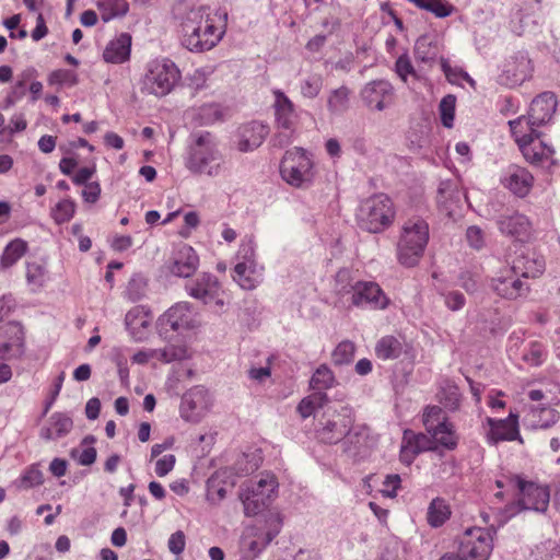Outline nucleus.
I'll use <instances>...</instances> for the list:
<instances>
[{
	"label": "nucleus",
	"instance_id": "obj_32",
	"mask_svg": "<svg viewBox=\"0 0 560 560\" xmlns=\"http://www.w3.org/2000/svg\"><path fill=\"white\" fill-rule=\"evenodd\" d=\"M73 427L72 419L61 412H56L49 418L47 425L42 429V438L57 440L68 434Z\"/></svg>",
	"mask_w": 560,
	"mask_h": 560
},
{
	"label": "nucleus",
	"instance_id": "obj_41",
	"mask_svg": "<svg viewBox=\"0 0 560 560\" xmlns=\"http://www.w3.org/2000/svg\"><path fill=\"white\" fill-rule=\"evenodd\" d=\"M355 282H353L351 271L349 269H340L335 276L334 293L336 296L343 301L350 298L354 292Z\"/></svg>",
	"mask_w": 560,
	"mask_h": 560
},
{
	"label": "nucleus",
	"instance_id": "obj_14",
	"mask_svg": "<svg viewBox=\"0 0 560 560\" xmlns=\"http://www.w3.org/2000/svg\"><path fill=\"white\" fill-rule=\"evenodd\" d=\"M489 431L486 434L488 444L495 445L503 441H518L523 443L518 430V416L510 412L505 419L497 420L487 418L486 420Z\"/></svg>",
	"mask_w": 560,
	"mask_h": 560
},
{
	"label": "nucleus",
	"instance_id": "obj_13",
	"mask_svg": "<svg viewBox=\"0 0 560 560\" xmlns=\"http://www.w3.org/2000/svg\"><path fill=\"white\" fill-rule=\"evenodd\" d=\"M491 288L499 296L506 300L522 298L529 290L512 265L505 266L497 272L495 277L491 279Z\"/></svg>",
	"mask_w": 560,
	"mask_h": 560
},
{
	"label": "nucleus",
	"instance_id": "obj_50",
	"mask_svg": "<svg viewBox=\"0 0 560 560\" xmlns=\"http://www.w3.org/2000/svg\"><path fill=\"white\" fill-rule=\"evenodd\" d=\"M355 346L352 341H341L332 351L331 360L336 365L348 364L353 360Z\"/></svg>",
	"mask_w": 560,
	"mask_h": 560
},
{
	"label": "nucleus",
	"instance_id": "obj_25",
	"mask_svg": "<svg viewBox=\"0 0 560 560\" xmlns=\"http://www.w3.org/2000/svg\"><path fill=\"white\" fill-rule=\"evenodd\" d=\"M556 107V95L551 92H544L532 101L527 116L530 118L532 124L540 127L551 120Z\"/></svg>",
	"mask_w": 560,
	"mask_h": 560
},
{
	"label": "nucleus",
	"instance_id": "obj_49",
	"mask_svg": "<svg viewBox=\"0 0 560 560\" xmlns=\"http://www.w3.org/2000/svg\"><path fill=\"white\" fill-rule=\"evenodd\" d=\"M47 82L51 86H74L78 84V75L73 70L57 69L49 73Z\"/></svg>",
	"mask_w": 560,
	"mask_h": 560
},
{
	"label": "nucleus",
	"instance_id": "obj_26",
	"mask_svg": "<svg viewBox=\"0 0 560 560\" xmlns=\"http://www.w3.org/2000/svg\"><path fill=\"white\" fill-rule=\"evenodd\" d=\"M272 94L275 96L273 109L278 127L292 130L296 118L294 104L280 90H273Z\"/></svg>",
	"mask_w": 560,
	"mask_h": 560
},
{
	"label": "nucleus",
	"instance_id": "obj_52",
	"mask_svg": "<svg viewBox=\"0 0 560 560\" xmlns=\"http://www.w3.org/2000/svg\"><path fill=\"white\" fill-rule=\"evenodd\" d=\"M301 94L307 98H315L323 89V78L319 74H312L301 81Z\"/></svg>",
	"mask_w": 560,
	"mask_h": 560
},
{
	"label": "nucleus",
	"instance_id": "obj_16",
	"mask_svg": "<svg viewBox=\"0 0 560 560\" xmlns=\"http://www.w3.org/2000/svg\"><path fill=\"white\" fill-rule=\"evenodd\" d=\"M192 312L189 303L180 302L170 307L158 320L160 334L192 327Z\"/></svg>",
	"mask_w": 560,
	"mask_h": 560
},
{
	"label": "nucleus",
	"instance_id": "obj_54",
	"mask_svg": "<svg viewBox=\"0 0 560 560\" xmlns=\"http://www.w3.org/2000/svg\"><path fill=\"white\" fill-rule=\"evenodd\" d=\"M532 413L534 418L539 416V419L536 421V425L540 428H549L559 419L558 411L550 407L535 408L532 410Z\"/></svg>",
	"mask_w": 560,
	"mask_h": 560
},
{
	"label": "nucleus",
	"instance_id": "obj_18",
	"mask_svg": "<svg viewBox=\"0 0 560 560\" xmlns=\"http://www.w3.org/2000/svg\"><path fill=\"white\" fill-rule=\"evenodd\" d=\"M500 232L518 242H526L532 235V223L522 213L502 214L497 221Z\"/></svg>",
	"mask_w": 560,
	"mask_h": 560
},
{
	"label": "nucleus",
	"instance_id": "obj_8",
	"mask_svg": "<svg viewBox=\"0 0 560 560\" xmlns=\"http://www.w3.org/2000/svg\"><path fill=\"white\" fill-rule=\"evenodd\" d=\"M492 549V532L489 528L471 527L463 534L455 556L464 560H488Z\"/></svg>",
	"mask_w": 560,
	"mask_h": 560
},
{
	"label": "nucleus",
	"instance_id": "obj_22",
	"mask_svg": "<svg viewBox=\"0 0 560 560\" xmlns=\"http://www.w3.org/2000/svg\"><path fill=\"white\" fill-rule=\"evenodd\" d=\"M432 448L431 439L424 433L405 430L401 440L399 458L401 463L410 465L416 457Z\"/></svg>",
	"mask_w": 560,
	"mask_h": 560
},
{
	"label": "nucleus",
	"instance_id": "obj_38",
	"mask_svg": "<svg viewBox=\"0 0 560 560\" xmlns=\"http://www.w3.org/2000/svg\"><path fill=\"white\" fill-rule=\"evenodd\" d=\"M96 7L104 22L124 16L129 10V4L126 0H97Z\"/></svg>",
	"mask_w": 560,
	"mask_h": 560
},
{
	"label": "nucleus",
	"instance_id": "obj_24",
	"mask_svg": "<svg viewBox=\"0 0 560 560\" xmlns=\"http://www.w3.org/2000/svg\"><path fill=\"white\" fill-rule=\"evenodd\" d=\"M199 266V257L196 250L188 244L180 245L173 256L170 271L177 277L189 278Z\"/></svg>",
	"mask_w": 560,
	"mask_h": 560
},
{
	"label": "nucleus",
	"instance_id": "obj_43",
	"mask_svg": "<svg viewBox=\"0 0 560 560\" xmlns=\"http://www.w3.org/2000/svg\"><path fill=\"white\" fill-rule=\"evenodd\" d=\"M328 401L324 392L315 390L312 395L303 398L298 405V412L303 419L308 418L317 408H322Z\"/></svg>",
	"mask_w": 560,
	"mask_h": 560
},
{
	"label": "nucleus",
	"instance_id": "obj_39",
	"mask_svg": "<svg viewBox=\"0 0 560 560\" xmlns=\"http://www.w3.org/2000/svg\"><path fill=\"white\" fill-rule=\"evenodd\" d=\"M429 434L438 444L447 450H454L458 444V435L455 431V427L450 421L432 430Z\"/></svg>",
	"mask_w": 560,
	"mask_h": 560
},
{
	"label": "nucleus",
	"instance_id": "obj_7",
	"mask_svg": "<svg viewBox=\"0 0 560 560\" xmlns=\"http://www.w3.org/2000/svg\"><path fill=\"white\" fill-rule=\"evenodd\" d=\"M277 488V478L268 472L260 474L256 482L242 488L240 500L243 503L245 515L254 516L262 511L270 503Z\"/></svg>",
	"mask_w": 560,
	"mask_h": 560
},
{
	"label": "nucleus",
	"instance_id": "obj_62",
	"mask_svg": "<svg viewBox=\"0 0 560 560\" xmlns=\"http://www.w3.org/2000/svg\"><path fill=\"white\" fill-rule=\"evenodd\" d=\"M466 238L469 245L475 249L482 248L485 244V234L478 226H469L466 231Z\"/></svg>",
	"mask_w": 560,
	"mask_h": 560
},
{
	"label": "nucleus",
	"instance_id": "obj_12",
	"mask_svg": "<svg viewBox=\"0 0 560 560\" xmlns=\"http://www.w3.org/2000/svg\"><path fill=\"white\" fill-rule=\"evenodd\" d=\"M188 294L202 301L205 304L222 307L224 305L223 291L218 279L210 273H202L186 283Z\"/></svg>",
	"mask_w": 560,
	"mask_h": 560
},
{
	"label": "nucleus",
	"instance_id": "obj_4",
	"mask_svg": "<svg viewBox=\"0 0 560 560\" xmlns=\"http://www.w3.org/2000/svg\"><path fill=\"white\" fill-rule=\"evenodd\" d=\"M282 179L295 188H305L313 184L315 166L311 155L301 148L284 153L280 163Z\"/></svg>",
	"mask_w": 560,
	"mask_h": 560
},
{
	"label": "nucleus",
	"instance_id": "obj_31",
	"mask_svg": "<svg viewBox=\"0 0 560 560\" xmlns=\"http://www.w3.org/2000/svg\"><path fill=\"white\" fill-rule=\"evenodd\" d=\"M509 126L517 147L524 142H529L535 137L540 138V132L537 130L539 126L532 124L528 116H520L510 120Z\"/></svg>",
	"mask_w": 560,
	"mask_h": 560
},
{
	"label": "nucleus",
	"instance_id": "obj_28",
	"mask_svg": "<svg viewBox=\"0 0 560 560\" xmlns=\"http://www.w3.org/2000/svg\"><path fill=\"white\" fill-rule=\"evenodd\" d=\"M268 127L258 121H252L241 129L238 150L242 152L252 151L258 148L267 137Z\"/></svg>",
	"mask_w": 560,
	"mask_h": 560
},
{
	"label": "nucleus",
	"instance_id": "obj_34",
	"mask_svg": "<svg viewBox=\"0 0 560 560\" xmlns=\"http://www.w3.org/2000/svg\"><path fill=\"white\" fill-rule=\"evenodd\" d=\"M402 352V342L394 336L382 337L375 346L376 357L384 361L398 359Z\"/></svg>",
	"mask_w": 560,
	"mask_h": 560
},
{
	"label": "nucleus",
	"instance_id": "obj_1",
	"mask_svg": "<svg viewBox=\"0 0 560 560\" xmlns=\"http://www.w3.org/2000/svg\"><path fill=\"white\" fill-rule=\"evenodd\" d=\"M182 44L188 50L202 52L215 47L225 34V22L207 9L191 8L180 22Z\"/></svg>",
	"mask_w": 560,
	"mask_h": 560
},
{
	"label": "nucleus",
	"instance_id": "obj_35",
	"mask_svg": "<svg viewBox=\"0 0 560 560\" xmlns=\"http://www.w3.org/2000/svg\"><path fill=\"white\" fill-rule=\"evenodd\" d=\"M25 278L33 292L42 290L49 277L46 266L38 261H27L25 266Z\"/></svg>",
	"mask_w": 560,
	"mask_h": 560
},
{
	"label": "nucleus",
	"instance_id": "obj_59",
	"mask_svg": "<svg viewBox=\"0 0 560 560\" xmlns=\"http://www.w3.org/2000/svg\"><path fill=\"white\" fill-rule=\"evenodd\" d=\"M396 73L406 82L408 75H416V71L408 55L400 56L395 63Z\"/></svg>",
	"mask_w": 560,
	"mask_h": 560
},
{
	"label": "nucleus",
	"instance_id": "obj_60",
	"mask_svg": "<svg viewBox=\"0 0 560 560\" xmlns=\"http://www.w3.org/2000/svg\"><path fill=\"white\" fill-rule=\"evenodd\" d=\"M176 457L173 454L164 455L162 458H159L155 463V474L159 477H164L168 472H171L175 466Z\"/></svg>",
	"mask_w": 560,
	"mask_h": 560
},
{
	"label": "nucleus",
	"instance_id": "obj_23",
	"mask_svg": "<svg viewBox=\"0 0 560 560\" xmlns=\"http://www.w3.org/2000/svg\"><path fill=\"white\" fill-rule=\"evenodd\" d=\"M352 419L347 413H334L323 423L318 431L319 440L327 444H336L341 441L350 431Z\"/></svg>",
	"mask_w": 560,
	"mask_h": 560
},
{
	"label": "nucleus",
	"instance_id": "obj_44",
	"mask_svg": "<svg viewBox=\"0 0 560 560\" xmlns=\"http://www.w3.org/2000/svg\"><path fill=\"white\" fill-rule=\"evenodd\" d=\"M77 203L71 198H63L51 209L50 215L55 223L63 224L69 222L75 214Z\"/></svg>",
	"mask_w": 560,
	"mask_h": 560
},
{
	"label": "nucleus",
	"instance_id": "obj_3",
	"mask_svg": "<svg viewBox=\"0 0 560 560\" xmlns=\"http://www.w3.org/2000/svg\"><path fill=\"white\" fill-rule=\"evenodd\" d=\"M396 215L392 199L385 194L366 198L358 210V224L370 233H381L392 225Z\"/></svg>",
	"mask_w": 560,
	"mask_h": 560
},
{
	"label": "nucleus",
	"instance_id": "obj_57",
	"mask_svg": "<svg viewBox=\"0 0 560 560\" xmlns=\"http://www.w3.org/2000/svg\"><path fill=\"white\" fill-rule=\"evenodd\" d=\"M256 244L253 235H245L242 238L237 257L242 259V262H253L255 259Z\"/></svg>",
	"mask_w": 560,
	"mask_h": 560
},
{
	"label": "nucleus",
	"instance_id": "obj_6",
	"mask_svg": "<svg viewBox=\"0 0 560 560\" xmlns=\"http://www.w3.org/2000/svg\"><path fill=\"white\" fill-rule=\"evenodd\" d=\"M222 164L223 156L213 137L209 132L200 135L196 140V148L190 153L187 167L197 174L218 176Z\"/></svg>",
	"mask_w": 560,
	"mask_h": 560
},
{
	"label": "nucleus",
	"instance_id": "obj_55",
	"mask_svg": "<svg viewBox=\"0 0 560 560\" xmlns=\"http://www.w3.org/2000/svg\"><path fill=\"white\" fill-rule=\"evenodd\" d=\"M439 396L441 402H443L446 408H458L460 401V394L457 386L453 384H447L446 387L441 390Z\"/></svg>",
	"mask_w": 560,
	"mask_h": 560
},
{
	"label": "nucleus",
	"instance_id": "obj_64",
	"mask_svg": "<svg viewBox=\"0 0 560 560\" xmlns=\"http://www.w3.org/2000/svg\"><path fill=\"white\" fill-rule=\"evenodd\" d=\"M101 185L97 182H91L84 184V188L82 190V198L88 203H95L101 196Z\"/></svg>",
	"mask_w": 560,
	"mask_h": 560
},
{
	"label": "nucleus",
	"instance_id": "obj_46",
	"mask_svg": "<svg viewBox=\"0 0 560 560\" xmlns=\"http://www.w3.org/2000/svg\"><path fill=\"white\" fill-rule=\"evenodd\" d=\"M233 280L244 290H254L258 280L254 277V271L249 270L247 264L238 262L233 269Z\"/></svg>",
	"mask_w": 560,
	"mask_h": 560
},
{
	"label": "nucleus",
	"instance_id": "obj_5",
	"mask_svg": "<svg viewBox=\"0 0 560 560\" xmlns=\"http://www.w3.org/2000/svg\"><path fill=\"white\" fill-rule=\"evenodd\" d=\"M180 79L177 66L170 59H155L148 63L142 90L158 97L170 94Z\"/></svg>",
	"mask_w": 560,
	"mask_h": 560
},
{
	"label": "nucleus",
	"instance_id": "obj_37",
	"mask_svg": "<svg viewBox=\"0 0 560 560\" xmlns=\"http://www.w3.org/2000/svg\"><path fill=\"white\" fill-rule=\"evenodd\" d=\"M27 248V243L22 238L11 241L1 255L0 266L4 269L12 267L25 255Z\"/></svg>",
	"mask_w": 560,
	"mask_h": 560
},
{
	"label": "nucleus",
	"instance_id": "obj_29",
	"mask_svg": "<svg viewBox=\"0 0 560 560\" xmlns=\"http://www.w3.org/2000/svg\"><path fill=\"white\" fill-rule=\"evenodd\" d=\"M524 159L530 164H541L552 158L555 150L540 138H533L529 142L518 145Z\"/></svg>",
	"mask_w": 560,
	"mask_h": 560
},
{
	"label": "nucleus",
	"instance_id": "obj_40",
	"mask_svg": "<svg viewBox=\"0 0 560 560\" xmlns=\"http://www.w3.org/2000/svg\"><path fill=\"white\" fill-rule=\"evenodd\" d=\"M440 49L438 43L429 36H421L415 44V56L422 62H433L439 56Z\"/></svg>",
	"mask_w": 560,
	"mask_h": 560
},
{
	"label": "nucleus",
	"instance_id": "obj_19",
	"mask_svg": "<svg viewBox=\"0 0 560 560\" xmlns=\"http://www.w3.org/2000/svg\"><path fill=\"white\" fill-rule=\"evenodd\" d=\"M208 407V393L201 386L190 388L180 402V416L184 420L197 422Z\"/></svg>",
	"mask_w": 560,
	"mask_h": 560
},
{
	"label": "nucleus",
	"instance_id": "obj_10",
	"mask_svg": "<svg viewBox=\"0 0 560 560\" xmlns=\"http://www.w3.org/2000/svg\"><path fill=\"white\" fill-rule=\"evenodd\" d=\"M512 481L518 490V504L525 510L545 512L550 500V491L547 486L527 481L521 476H515Z\"/></svg>",
	"mask_w": 560,
	"mask_h": 560
},
{
	"label": "nucleus",
	"instance_id": "obj_15",
	"mask_svg": "<svg viewBox=\"0 0 560 560\" xmlns=\"http://www.w3.org/2000/svg\"><path fill=\"white\" fill-rule=\"evenodd\" d=\"M534 67L527 52L518 51L504 63L502 80L509 86H516L532 77Z\"/></svg>",
	"mask_w": 560,
	"mask_h": 560
},
{
	"label": "nucleus",
	"instance_id": "obj_11",
	"mask_svg": "<svg viewBox=\"0 0 560 560\" xmlns=\"http://www.w3.org/2000/svg\"><path fill=\"white\" fill-rule=\"evenodd\" d=\"M361 100L371 112H383L394 105L396 100L395 89L386 80H373L368 82L360 92Z\"/></svg>",
	"mask_w": 560,
	"mask_h": 560
},
{
	"label": "nucleus",
	"instance_id": "obj_42",
	"mask_svg": "<svg viewBox=\"0 0 560 560\" xmlns=\"http://www.w3.org/2000/svg\"><path fill=\"white\" fill-rule=\"evenodd\" d=\"M448 504L440 498L432 500L428 509V523L433 527L443 525L450 517Z\"/></svg>",
	"mask_w": 560,
	"mask_h": 560
},
{
	"label": "nucleus",
	"instance_id": "obj_45",
	"mask_svg": "<svg viewBox=\"0 0 560 560\" xmlns=\"http://www.w3.org/2000/svg\"><path fill=\"white\" fill-rule=\"evenodd\" d=\"M310 385L314 390L324 392L335 385V375L326 364H322L312 375Z\"/></svg>",
	"mask_w": 560,
	"mask_h": 560
},
{
	"label": "nucleus",
	"instance_id": "obj_21",
	"mask_svg": "<svg viewBox=\"0 0 560 560\" xmlns=\"http://www.w3.org/2000/svg\"><path fill=\"white\" fill-rule=\"evenodd\" d=\"M152 322L151 311L142 305L132 307L125 317L126 327L136 341H142L149 336Z\"/></svg>",
	"mask_w": 560,
	"mask_h": 560
},
{
	"label": "nucleus",
	"instance_id": "obj_36",
	"mask_svg": "<svg viewBox=\"0 0 560 560\" xmlns=\"http://www.w3.org/2000/svg\"><path fill=\"white\" fill-rule=\"evenodd\" d=\"M20 328L12 323H8L4 326L0 327L1 359H9L11 357L12 348L20 346V337L18 336Z\"/></svg>",
	"mask_w": 560,
	"mask_h": 560
},
{
	"label": "nucleus",
	"instance_id": "obj_33",
	"mask_svg": "<svg viewBox=\"0 0 560 560\" xmlns=\"http://www.w3.org/2000/svg\"><path fill=\"white\" fill-rule=\"evenodd\" d=\"M512 267L521 278H537L545 270V261L541 258L520 255L513 259Z\"/></svg>",
	"mask_w": 560,
	"mask_h": 560
},
{
	"label": "nucleus",
	"instance_id": "obj_30",
	"mask_svg": "<svg viewBox=\"0 0 560 560\" xmlns=\"http://www.w3.org/2000/svg\"><path fill=\"white\" fill-rule=\"evenodd\" d=\"M275 535L262 537L256 528H247L241 539V548L248 558L258 556L261 550L273 539Z\"/></svg>",
	"mask_w": 560,
	"mask_h": 560
},
{
	"label": "nucleus",
	"instance_id": "obj_17",
	"mask_svg": "<svg viewBox=\"0 0 560 560\" xmlns=\"http://www.w3.org/2000/svg\"><path fill=\"white\" fill-rule=\"evenodd\" d=\"M500 183L513 195L523 198L529 194L534 176L525 167L511 164L502 172Z\"/></svg>",
	"mask_w": 560,
	"mask_h": 560
},
{
	"label": "nucleus",
	"instance_id": "obj_9",
	"mask_svg": "<svg viewBox=\"0 0 560 560\" xmlns=\"http://www.w3.org/2000/svg\"><path fill=\"white\" fill-rule=\"evenodd\" d=\"M352 306L373 311H384L390 304V299L381 285L374 281H355L354 292L348 298Z\"/></svg>",
	"mask_w": 560,
	"mask_h": 560
},
{
	"label": "nucleus",
	"instance_id": "obj_48",
	"mask_svg": "<svg viewBox=\"0 0 560 560\" xmlns=\"http://www.w3.org/2000/svg\"><path fill=\"white\" fill-rule=\"evenodd\" d=\"M446 421H448V419L441 407L429 406L425 408L423 412V425L428 433L444 424Z\"/></svg>",
	"mask_w": 560,
	"mask_h": 560
},
{
	"label": "nucleus",
	"instance_id": "obj_51",
	"mask_svg": "<svg viewBox=\"0 0 560 560\" xmlns=\"http://www.w3.org/2000/svg\"><path fill=\"white\" fill-rule=\"evenodd\" d=\"M546 357L547 352L545 347L537 341L530 342L523 353V360L532 366L541 365L546 360Z\"/></svg>",
	"mask_w": 560,
	"mask_h": 560
},
{
	"label": "nucleus",
	"instance_id": "obj_53",
	"mask_svg": "<svg viewBox=\"0 0 560 560\" xmlns=\"http://www.w3.org/2000/svg\"><path fill=\"white\" fill-rule=\"evenodd\" d=\"M455 102L454 95H446L440 103V115L441 121L444 127L451 128L453 126L455 115Z\"/></svg>",
	"mask_w": 560,
	"mask_h": 560
},
{
	"label": "nucleus",
	"instance_id": "obj_63",
	"mask_svg": "<svg viewBox=\"0 0 560 560\" xmlns=\"http://www.w3.org/2000/svg\"><path fill=\"white\" fill-rule=\"evenodd\" d=\"M444 302L451 311H459L464 307L466 299L463 293L451 291L444 295Z\"/></svg>",
	"mask_w": 560,
	"mask_h": 560
},
{
	"label": "nucleus",
	"instance_id": "obj_47",
	"mask_svg": "<svg viewBox=\"0 0 560 560\" xmlns=\"http://www.w3.org/2000/svg\"><path fill=\"white\" fill-rule=\"evenodd\" d=\"M350 90L346 86H340L334 90L328 97V109L332 113H342L349 105Z\"/></svg>",
	"mask_w": 560,
	"mask_h": 560
},
{
	"label": "nucleus",
	"instance_id": "obj_27",
	"mask_svg": "<svg viewBox=\"0 0 560 560\" xmlns=\"http://www.w3.org/2000/svg\"><path fill=\"white\" fill-rule=\"evenodd\" d=\"M131 51V36L121 33L110 40L103 51V59L108 63L120 65L129 60Z\"/></svg>",
	"mask_w": 560,
	"mask_h": 560
},
{
	"label": "nucleus",
	"instance_id": "obj_20",
	"mask_svg": "<svg viewBox=\"0 0 560 560\" xmlns=\"http://www.w3.org/2000/svg\"><path fill=\"white\" fill-rule=\"evenodd\" d=\"M188 358V349L184 345H170L163 349L141 350L133 354L132 362L145 364L151 360L162 363H171L173 361H182Z\"/></svg>",
	"mask_w": 560,
	"mask_h": 560
},
{
	"label": "nucleus",
	"instance_id": "obj_58",
	"mask_svg": "<svg viewBox=\"0 0 560 560\" xmlns=\"http://www.w3.org/2000/svg\"><path fill=\"white\" fill-rule=\"evenodd\" d=\"M442 70L451 83H458L460 79L466 80L471 85L475 83L474 80L468 75V73L464 72L462 69L452 68L445 59H441Z\"/></svg>",
	"mask_w": 560,
	"mask_h": 560
},
{
	"label": "nucleus",
	"instance_id": "obj_56",
	"mask_svg": "<svg viewBox=\"0 0 560 560\" xmlns=\"http://www.w3.org/2000/svg\"><path fill=\"white\" fill-rule=\"evenodd\" d=\"M44 481L42 471L31 466L28 467L20 478V487L23 489L34 488L42 485Z\"/></svg>",
	"mask_w": 560,
	"mask_h": 560
},
{
	"label": "nucleus",
	"instance_id": "obj_61",
	"mask_svg": "<svg viewBox=\"0 0 560 560\" xmlns=\"http://www.w3.org/2000/svg\"><path fill=\"white\" fill-rule=\"evenodd\" d=\"M168 549L174 555H180L185 550L186 536L184 532L177 530L171 535L167 542Z\"/></svg>",
	"mask_w": 560,
	"mask_h": 560
},
{
	"label": "nucleus",
	"instance_id": "obj_2",
	"mask_svg": "<svg viewBox=\"0 0 560 560\" xmlns=\"http://www.w3.org/2000/svg\"><path fill=\"white\" fill-rule=\"evenodd\" d=\"M429 242V224L415 217L406 220L401 226L397 243V260L407 268L415 267L423 257Z\"/></svg>",
	"mask_w": 560,
	"mask_h": 560
}]
</instances>
